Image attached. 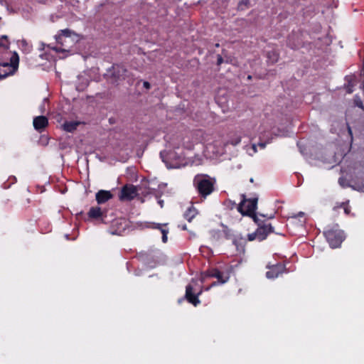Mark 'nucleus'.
I'll return each mask as SVG.
<instances>
[{
    "mask_svg": "<svg viewBox=\"0 0 364 364\" xmlns=\"http://www.w3.org/2000/svg\"><path fill=\"white\" fill-rule=\"evenodd\" d=\"M348 174L354 189L364 192V151L357 154L355 161L348 167Z\"/></svg>",
    "mask_w": 364,
    "mask_h": 364,
    "instance_id": "1",
    "label": "nucleus"
},
{
    "mask_svg": "<svg viewBox=\"0 0 364 364\" xmlns=\"http://www.w3.org/2000/svg\"><path fill=\"white\" fill-rule=\"evenodd\" d=\"M193 184L198 196L206 198L215 191L216 180L208 174L199 173L194 176Z\"/></svg>",
    "mask_w": 364,
    "mask_h": 364,
    "instance_id": "2",
    "label": "nucleus"
},
{
    "mask_svg": "<svg viewBox=\"0 0 364 364\" xmlns=\"http://www.w3.org/2000/svg\"><path fill=\"white\" fill-rule=\"evenodd\" d=\"M4 47L6 50L4 55L9 61H0V66L6 68L5 73L0 74V78H4L9 75H14L18 70L19 64V57L16 52H11L7 50V46L0 43V48Z\"/></svg>",
    "mask_w": 364,
    "mask_h": 364,
    "instance_id": "3",
    "label": "nucleus"
},
{
    "mask_svg": "<svg viewBox=\"0 0 364 364\" xmlns=\"http://www.w3.org/2000/svg\"><path fill=\"white\" fill-rule=\"evenodd\" d=\"M242 200L239 203L237 210L242 215L251 217L255 223H258V218L255 213L257 205V197L246 198L245 195H242Z\"/></svg>",
    "mask_w": 364,
    "mask_h": 364,
    "instance_id": "4",
    "label": "nucleus"
},
{
    "mask_svg": "<svg viewBox=\"0 0 364 364\" xmlns=\"http://www.w3.org/2000/svg\"><path fill=\"white\" fill-rule=\"evenodd\" d=\"M323 235L331 248L340 247L346 237L343 231L338 228V225L324 230Z\"/></svg>",
    "mask_w": 364,
    "mask_h": 364,
    "instance_id": "5",
    "label": "nucleus"
},
{
    "mask_svg": "<svg viewBox=\"0 0 364 364\" xmlns=\"http://www.w3.org/2000/svg\"><path fill=\"white\" fill-rule=\"evenodd\" d=\"M127 68L121 64H114L111 68L107 70L105 73V78L112 84H118L127 76Z\"/></svg>",
    "mask_w": 364,
    "mask_h": 364,
    "instance_id": "6",
    "label": "nucleus"
},
{
    "mask_svg": "<svg viewBox=\"0 0 364 364\" xmlns=\"http://www.w3.org/2000/svg\"><path fill=\"white\" fill-rule=\"evenodd\" d=\"M89 219L100 221L108 224L110 221L109 216H113V209L102 208L100 206H92L87 212Z\"/></svg>",
    "mask_w": 364,
    "mask_h": 364,
    "instance_id": "7",
    "label": "nucleus"
},
{
    "mask_svg": "<svg viewBox=\"0 0 364 364\" xmlns=\"http://www.w3.org/2000/svg\"><path fill=\"white\" fill-rule=\"evenodd\" d=\"M110 220V225L108 232L111 235H122L129 228V221L124 218H115L114 211L113 210V216H109Z\"/></svg>",
    "mask_w": 364,
    "mask_h": 364,
    "instance_id": "8",
    "label": "nucleus"
},
{
    "mask_svg": "<svg viewBox=\"0 0 364 364\" xmlns=\"http://www.w3.org/2000/svg\"><path fill=\"white\" fill-rule=\"evenodd\" d=\"M72 36H76V33L68 29H63L59 31V33L55 36V40L58 43V45L53 49L56 52H67L69 51V49L70 48V46L67 44L68 39L70 38Z\"/></svg>",
    "mask_w": 364,
    "mask_h": 364,
    "instance_id": "9",
    "label": "nucleus"
},
{
    "mask_svg": "<svg viewBox=\"0 0 364 364\" xmlns=\"http://www.w3.org/2000/svg\"><path fill=\"white\" fill-rule=\"evenodd\" d=\"M216 285V282H213L210 286L204 289L200 287L198 290H194L193 287L191 284H188L186 287L185 297L190 304H192L193 306H196L200 303L198 297L203 293V291H209L213 287Z\"/></svg>",
    "mask_w": 364,
    "mask_h": 364,
    "instance_id": "10",
    "label": "nucleus"
},
{
    "mask_svg": "<svg viewBox=\"0 0 364 364\" xmlns=\"http://www.w3.org/2000/svg\"><path fill=\"white\" fill-rule=\"evenodd\" d=\"M213 277L218 279L215 282L218 284H223L228 282L230 274L228 272H223L218 268H210L201 273V282L203 283L205 278Z\"/></svg>",
    "mask_w": 364,
    "mask_h": 364,
    "instance_id": "11",
    "label": "nucleus"
},
{
    "mask_svg": "<svg viewBox=\"0 0 364 364\" xmlns=\"http://www.w3.org/2000/svg\"><path fill=\"white\" fill-rule=\"evenodd\" d=\"M266 267L269 269L266 272L268 279H275L284 272H287L286 265L284 263L277 262L274 264H268Z\"/></svg>",
    "mask_w": 364,
    "mask_h": 364,
    "instance_id": "12",
    "label": "nucleus"
},
{
    "mask_svg": "<svg viewBox=\"0 0 364 364\" xmlns=\"http://www.w3.org/2000/svg\"><path fill=\"white\" fill-rule=\"evenodd\" d=\"M257 224L258 228L256 229V232L259 241L265 240L270 233L274 232V228L270 223L261 221L258 218V223Z\"/></svg>",
    "mask_w": 364,
    "mask_h": 364,
    "instance_id": "13",
    "label": "nucleus"
},
{
    "mask_svg": "<svg viewBox=\"0 0 364 364\" xmlns=\"http://www.w3.org/2000/svg\"><path fill=\"white\" fill-rule=\"evenodd\" d=\"M137 195L136 188L134 185L127 184L124 186L119 194V199L121 201H130Z\"/></svg>",
    "mask_w": 364,
    "mask_h": 364,
    "instance_id": "14",
    "label": "nucleus"
},
{
    "mask_svg": "<svg viewBox=\"0 0 364 364\" xmlns=\"http://www.w3.org/2000/svg\"><path fill=\"white\" fill-rule=\"evenodd\" d=\"M176 156V153L170 151L167 152L166 151H161L160 152V157L162 161L166 164L168 168H176L180 167V164L178 163H173L169 164L168 160L172 159Z\"/></svg>",
    "mask_w": 364,
    "mask_h": 364,
    "instance_id": "15",
    "label": "nucleus"
},
{
    "mask_svg": "<svg viewBox=\"0 0 364 364\" xmlns=\"http://www.w3.org/2000/svg\"><path fill=\"white\" fill-rule=\"evenodd\" d=\"M167 223H152L149 228L151 229L159 230L162 234V242L166 243L168 241V228H167Z\"/></svg>",
    "mask_w": 364,
    "mask_h": 364,
    "instance_id": "16",
    "label": "nucleus"
},
{
    "mask_svg": "<svg viewBox=\"0 0 364 364\" xmlns=\"http://www.w3.org/2000/svg\"><path fill=\"white\" fill-rule=\"evenodd\" d=\"M113 195L109 191L100 190L95 195L96 201L99 205L102 204L112 198Z\"/></svg>",
    "mask_w": 364,
    "mask_h": 364,
    "instance_id": "17",
    "label": "nucleus"
},
{
    "mask_svg": "<svg viewBox=\"0 0 364 364\" xmlns=\"http://www.w3.org/2000/svg\"><path fill=\"white\" fill-rule=\"evenodd\" d=\"M48 124V118L45 116H38L33 119V127L35 129L41 131Z\"/></svg>",
    "mask_w": 364,
    "mask_h": 364,
    "instance_id": "18",
    "label": "nucleus"
},
{
    "mask_svg": "<svg viewBox=\"0 0 364 364\" xmlns=\"http://www.w3.org/2000/svg\"><path fill=\"white\" fill-rule=\"evenodd\" d=\"M232 243L240 252H245V239L241 235L235 236L232 239Z\"/></svg>",
    "mask_w": 364,
    "mask_h": 364,
    "instance_id": "19",
    "label": "nucleus"
},
{
    "mask_svg": "<svg viewBox=\"0 0 364 364\" xmlns=\"http://www.w3.org/2000/svg\"><path fill=\"white\" fill-rule=\"evenodd\" d=\"M90 81L85 76H80L78 77V82L76 85V91H84L88 86Z\"/></svg>",
    "mask_w": 364,
    "mask_h": 364,
    "instance_id": "20",
    "label": "nucleus"
},
{
    "mask_svg": "<svg viewBox=\"0 0 364 364\" xmlns=\"http://www.w3.org/2000/svg\"><path fill=\"white\" fill-rule=\"evenodd\" d=\"M80 122L77 121H66L63 124V129L67 132H73L77 129Z\"/></svg>",
    "mask_w": 364,
    "mask_h": 364,
    "instance_id": "21",
    "label": "nucleus"
},
{
    "mask_svg": "<svg viewBox=\"0 0 364 364\" xmlns=\"http://www.w3.org/2000/svg\"><path fill=\"white\" fill-rule=\"evenodd\" d=\"M196 210L193 207L188 208L186 212L184 213V218L188 221L191 222L192 219L196 215Z\"/></svg>",
    "mask_w": 364,
    "mask_h": 364,
    "instance_id": "22",
    "label": "nucleus"
},
{
    "mask_svg": "<svg viewBox=\"0 0 364 364\" xmlns=\"http://www.w3.org/2000/svg\"><path fill=\"white\" fill-rule=\"evenodd\" d=\"M267 57L271 63H275L278 61L279 54L276 51L272 50L267 53Z\"/></svg>",
    "mask_w": 364,
    "mask_h": 364,
    "instance_id": "23",
    "label": "nucleus"
},
{
    "mask_svg": "<svg viewBox=\"0 0 364 364\" xmlns=\"http://www.w3.org/2000/svg\"><path fill=\"white\" fill-rule=\"evenodd\" d=\"M223 231H222V233H223V235L226 238V239H230L231 237H232V231L230 229H229L227 226L225 225H223Z\"/></svg>",
    "mask_w": 364,
    "mask_h": 364,
    "instance_id": "24",
    "label": "nucleus"
},
{
    "mask_svg": "<svg viewBox=\"0 0 364 364\" xmlns=\"http://www.w3.org/2000/svg\"><path fill=\"white\" fill-rule=\"evenodd\" d=\"M250 6V0H241L238 4V9L244 10Z\"/></svg>",
    "mask_w": 364,
    "mask_h": 364,
    "instance_id": "25",
    "label": "nucleus"
},
{
    "mask_svg": "<svg viewBox=\"0 0 364 364\" xmlns=\"http://www.w3.org/2000/svg\"><path fill=\"white\" fill-rule=\"evenodd\" d=\"M354 104L355 106H357L364 110L363 102H362L360 97L357 95L355 96V98H354Z\"/></svg>",
    "mask_w": 364,
    "mask_h": 364,
    "instance_id": "26",
    "label": "nucleus"
},
{
    "mask_svg": "<svg viewBox=\"0 0 364 364\" xmlns=\"http://www.w3.org/2000/svg\"><path fill=\"white\" fill-rule=\"evenodd\" d=\"M247 239H248L249 241H253L255 240H258V237H257L256 230L254 232H252V233L248 234L247 235Z\"/></svg>",
    "mask_w": 364,
    "mask_h": 364,
    "instance_id": "27",
    "label": "nucleus"
},
{
    "mask_svg": "<svg viewBox=\"0 0 364 364\" xmlns=\"http://www.w3.org/2000/svg\"><path fill=\"white\" fill-rule=\"evenodd\" d=\"M142 82V85H143V87L146 89V90H149L150 89V83L147 81H141V80H138L136 85L139 86L141 83Z\"/></svg>",
    "mask_w": 364,
    "mask_h": 364,
    "instance_id": "28",
    "label": "nucleus"
},
{
    "mask_svg": "<svg viewBox=\"0 0 364 364\" xmlns=\"http://www.w3.org/2000/svg\"><path fill=\"white\" fill-rule=\"evenodd\" d=\"M241 141V137L240 136H237L236 138L235 139H232L230 141V143L234 146H236L238 144H240Z\"/></svg>",
    "mask_w": 364,
    "mask_h": 364,
    "instance_id": "29",
    "label": "nucleus"
},
{
    "mask_svg": "<svg viewBox=\"0 0 364 364\" xmlns=\"http://www.w3.org/2000/svg\"><path fill=\"white\" fill-rule=\"evenodd\" d=\"M223 63V58L220 55H217V65H220Z\"/></svg>",
    "mask_w": 364,
    "mask_h": 364,
    "instance_id": "30",
    "label": "nucleus"
},
{
    "mask_svg": "<svg viewBox=\"0 0 364 364\" xmlns=\"http://www.w3.org/2000/svg\"><path fill=\"white\" fill-rule=\"evenodd\" d=\"M267 142H262L259 141L257 144V146H259L261 149H264L266 146Z\"/></svg>",
    "mask_w": 364,
    "mask_h": 364,
    "instance_id": "31",
    "label": "nucleus"
},
{
    "mask_svg": "<svg viewBox=\"0 0 364 364\" xmlns=\"http://www.w3.org/2000/svg\"><path fill=\"white\" fill-rule=\"evenodd\" d=\"M294 217V218H304V213L299 212L298 214L295 215Z\"/></svg>",
    "mask_w": 364,
    "mask_h": 364,
    "instance_id": "32",
    "label": "nucleus"
},
{
    "mask_svg": "<svg viewBox=\"0 0 364 364\" xmlns=\"http://www.w3.org/2000/svg\"><path fill=\"white\" fill-rule=\"evenodd\" d=\"M338 182H339L341 186H344L343 178H340L339 180H338Z\"/></svg>",
    "mask_w": 364,
    "mask_h": 364,
    "instance_id": "33",
    "label": "nucleus"
},
{
    "mask_svg": "<svg viewBox=\"0 0 364 364\" xmlns=\"http://www.w3.org/2000/svg\"><path fill=\"white\" fill-rule=\"evenodd\" d=\"M158 203L160 205L161 208H163V206H164V200H158Z\"/></svg>",
    "mask_w": 364,
    "mask_h": 364,
    "instance_id": "34",
    "label": "nucleus"
},
{
    "mask_svg": "<svg viewBox=\"0 0 364 364\" xmlns=\"http://www.w3.org/2000/svg\"><path fill=\"white\" fill-rule=\"evenodd\" d=\"M344 212L346 213V214H348L349 212H350V209L348 208V207H346L344 208Z\"/></svg>",
    "mask_w": 364,
    "mask_h": 364,
    "instance_id": "35",
    "label": "nucleus"
},
{
    "mask_svg": "<svg viewBox=\"0 0 364 364\" xmlns=\"http://www.w3.org/2000/svg\"><path fill=\"white\" fill-rule=\"evenodd\" d=\"M181 229H182V230H186V225H183V226L181 227Z\"/></svg>",
    "mask_w": 364,
    "mask_h": 364,
    "instance_id": "36",
    "label": "nucleus"
},
{
    "mask_svg": "<svg viewBox=\"0 0 364 364\" xmlns=\"http://www.w3.org/2000/svg\"><path fill=\"white\" fill-rule=\"evenodd\" d=\"M250 181L251 183H253V182H254L253 178H251L250 179Z\"/></svg>",
    "mask_w": 364,
    "mask_h": 364,
    "instance_id": "37",
    "label": "nucleus"
},
{
    "mask_svg": "<svg viewBox=\"0 0 364 364\" xmlns=\"http://www.w3.org/2000/svg\"><path fill=\"white\" fill-rule=\"evenodd\" d=\"M251 78H252V76H251V75H248V76H247V79H248V80H250Z\"/></svg>",
    "mask_w": 364,
    "mask_h": 364,
    "instance_id": "38",
    "label": "nucleus"
}]
</instances>
